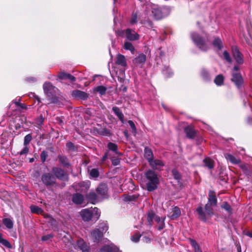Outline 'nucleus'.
Listing matches in <instances>:
<instances>
[{"label":"nucleus","instance_id":"nucleus-41","mask_svg":"<svg viewBox=\"0 0 252 252\" xmlns=\"http://www.w3.org/2000/svg\"><path fill=\"white\" fill-rule=\"evenodd\" d=\"M210 204L207 203L205 206V211L207 212L209 215H212L213 214V207Z\"/></svg>","mask_w":252,"mask_h":252},{"label":"nucleus","instance_id":"nucleus-63","mask_svg":"<svg viewBox=\"0 0 252 252\" xmlns=\"http://www.w3.org/2000/svg\"><path fill=\"white\" fill-rule=\"evenodd\" d=\"M142 240L145 243H149L151 241L149 238L146 236L143 237Z\"/></svg>","mask_w":252,"mask_h":252},{"label":"nucleus","instance_id":"nucleus-1","mask_svg":"<svg viewBox=\"0 0 252 252\" xmlns=\"http://www.w3.org/2000/svg\"><path fill=\"white\" fill-rule=\"evenodd\" d=\"M80 215L84 221H89L92 218L98 219L100 212L98 208L94 207L82 209L80 212Z\"/></svg>","mask_w":252,"mask_h":252},{"label":"nucleus","instance_id":"nucleus-14","mask_svg":"<svg viewBox=\"0 0 252 252\" xmlns=\"http://www.w3.org/2000/svg\"><path fill=\"white\" fill-rule=\"evenodd\" d=\"M232 53L233 57L237 63L242 64L243 63V55L238 48H233Z\"/></svg>","mask_w":252,"mask_h":252},{"label":"nucleus","instance_id":"nucleus-3","mask_svg":"<svg viewBox=\"0 0 252 252\" xmlns=\"http://www.w3.org/2000/svg\"><path fill=\"white\" fill-rule=\"evenodd\" d=\"M108 230V226L105 223L99 224V228L94 229L90 234L91 239L95 243H98L103 235V233Z\"/></svg>","mask_w":252,"mask_h":252},{"label":"nucleus","instance_id":"nucleus-38","mask_svg":"<svg viewBox=\"0 0 252 252\" xmlns=\"http://www.w3.org/2000/svg\"><path fill=\"white\" fill-rule=\"evenodd\" d=\"M63 241L65 243V245L67 247H69L72 244L71 241V237L68 234L63 236Z\"/></svg>","mask_w":252,"mask_h":252},{"label":"nucleus","instance_id":"nucleus-60","mask_svg":"<svg viewBox=\"0 0 252 252\" xmlns=\"http://www.w3.org/2000/svg\"><path fill=\"white\" fill-rule=\"evenodd\" d=\"M66 146L70 150H72L74 148V145H73V143H71V142H68V143H66Z\"/></svg>","mask_w":252,"mask_h":252},{"label":"nucleus","instance_id":"nucleus-43","mask_svg":"<svg viewBox=\"0 0 252 252\" xmlns=\"http://www.w3.org/2000/svg\"><path fill=\"white\" fill-rule=\"evenodd\" d=\"M201 75L205 80H208L210 79V75L208 72L205 69H202L201 70Z\"/></svg>","mask_w":252,"mask_h":252},{"label":"nucleus","instance_id":"nucleus-5","mask_svg":"<svg viewBox=\"0 0 252 252\" xmlns=\"http://www.w3.org/2000/svg\"><path fill=\"white\" fill-rule=\"evenodd\" d=\"M239 70V67L235 66L234 67V71L237 72ZM232 81L235 83L236 86L239 88L241 87L243 83V78L239 72H233L232 73V77L231 79Z\"/></svg>","mask_w":252,"mask_h":252},{"label":"nucleus","instance_id":"nucleus-8","mask_svg":"<svg viewBox=\"0 0 252 252\" xmlns=\"http://www.w3.org/2000/svg\"><path fill=\"white\" fill-rule=\"evenodd\" d=\"M52 171L54 175L59 179L65 180L67 178V174L61 168L54 167L52 168Z\"/></svg>","mask_w":252,"mask_h":252},{"label":"nucleus","instance_id":"nucleus-56","mask_svg":"<svg viewBox=\"0 0 252 252\" xmlns=\"http://www.w3.org/2000/svg\"><path fill=\"white\" fill-rule=\"evenodd\" d=\"M222 207L226 210H227V211L228 212H230L231 211V207L230 206V205L227 204V203L225 202L223 206H222Z\"/></svg>","mask_w":252,"mask_h":252},{"label":"nucleus","instance_id":"nucleus-34","mask_svg":"<svg viewBox=\"0 0 252 252\" xmlns=\"http://www.w3.org/2000/svg\"><path fill=\"white\" fill-rule=\"evenodd\" d=\"M107 88L103 86H99L96 87L94 90L98 92L100 94L103 95L105 94Z\"/></svg>","mask_w":252,"mask_h":252},{"label":"nucleus","instance_id":"nucleus-62","mask_svg":"<svg viewBox=\"0 0 252 252\" xmlns=\"http://www.w3.org/2000/svg\"><path fill=\"white\" fill-rule=\"evenodd\" d=\"M15 103L17 106H19L21 108L24 109L26 108V105L24 104L19 103V102L15 101Z\"/></svg>","mask_w":252,"mask_h":252},{"label":"nucleus","instance_id":"nucleus-28","mask_svg":"<svg viewBox=\"0 0 252 252\" xmlns=\"http://www.w3.org/2000/svg\"><path fill=\"white\" fill-rule=\"evenodd\" d=\"M187 136L189 138H193L195 136L194 130L190 127H187L185 129Z\"/></svg>","mask_w":252,"mask_h":252},{"label":"nucleus","instance_id":"nucleus-35","mask_svg":"<svg viewBox=\"0 0 252 252\" xmlns=\"http://www.w3.org/2000/svg\"><path fill=\"white\" fill-rule=\"evenodd\" d=\"M163 74L167 77H170L173 75L171 69L168 66H165L162 70Z\"/></svg>","mask_w":252,"mask_h":252},{"label":"nucleus","instance_id":"nucleus-25","mask_svg":"<svg viewBox=\"0 0 252 252\" xmlns=\"http://www.w3.org/2000/svg\"><path fill=\"white\" fill-rule=\"evenodd\" d=\"M112 110L114 114L118 117L119 119L123 123L124 122V115L120 109L115 106L112 108Z\"/></svg>","mask_w":252,"mask_h":252},{"label":"nucleus","instance_id":"nucleus-27","mask_svg":"<svg viewBox=\"0 0 252 252\" xmlns=\"http://www.w3.org/2000/svg\"><path fill=\"white\" fill-rule=\"evenodd\" d=\"M173 214L170 216L171 219L174 220L178 218L181 215V211L179 207L175 206L172 209Z\"/></svg>","mask_w":252,"mask_h":252},{"label":"nucleus","instance_id":"nucleus-24","mask_svg":"<svg viewBox=\"0 0 252 252\" xmlns=\"http://www.w3.org/2000/svg\"><path fill=\"white\" fill-rule=\"evenodd\" d=\"M116 63L122 66L126 65V62L124 56L121 54H118L117 57Z\"/></svg>","mask_w":252,"mask_h":252},{"label":"nucleus","instance_id":"nucleus-50","mask_svg":"<svg viewBox=\"0 0 252 252\" xmlns=\"http://www.w3.org/2000/svg\"><path fill=\"white\" fill-rule=\"evenodd\" d=\"M47 156H48V154H47V152L44 151L42 152L41 155H40V158H41V159L42 162H44L45 161Z\"/></svg>","mask_w":252,"mask_h":252},{"label":"nucleus","instance_id":"nucleus-30","mask_svg":"<svg viewBox=\"0 0 252 252\" xmlns=\"http://www.w3.org/2000/svg\"><path fill=\"white\" fill-rule=\"evenodd\" d=\"M217 200L214 195L213 194L212 192H210L209 194L208 202L212 206H216L217 205Z\"/></svg>","mask_w":252,"mask_h":252},{"label":"nucleus","instance_id":"nucleus-33","mask_svg":"<svg viewBox=\"0 0 252 252\" xmlns=\"http://www.w3.org/2000/svg\"><path fill=\"white\" fill-rule=\"evenodd\" d=\"M224 78L221 75H218L215 79L214 82L217 86H221L223 84Z\"/></svg>","mask_w":252,"mask_h":252},{"label":"nucleus","instance_id":"nucleus-19","mask_svg":"<svg viewBox=\"0 0 252 252\" xmlns=\"http://www.w3.org/2000/svg\"><path fill=\"white\" fill-rule=\"evenodd\" d=\"M145 175L147 180L146 181H158L157 175L152 170L147 171Z\"/></svg>","mask_w":252,"mask_h":252},{"label":"nucleus","instance_id":"nucleus-16","mask_svg":"<svg viewBox=\"0 0 252 252\" xmlns=\"http://www.w3.org/2000/svg\"><path fill=\"white\" fill-rule=\"evenodd\" d=\"M146 60V56L143 54H140L138 55V57L134 59L133 63L137 66L142 67L145 63Z\"/></svg>","mask_w":252,"mask_h":252},{"label":"nucleus","instance_id":"nucleus-61","mask_svg":"<svg viewBox=\"0 0 252 252\" xmlns=\"http://www.w3.org/2000/svg\"><path fill=\"white\" fill-rule=\"evenodd\" d=\"M68 80H69L71 82H73L75 81V78L74 76H72L71 74H69L68 75V77H67V79Z\"/></svg>","mask_w":252,"mask_h":252},{"label":"nucleus","instance_id":"nucleus-64","mask_svg":"<svg viewBox=\"0 0 252 252\" xmlns=\"http://www.w3.org/2000/svg\"><path fill=\"white\" fill-rule=\"evenodd\" d=\"M124 47H132V44L129 42H126L125 44Z\"/></svg>","mask_w":252,"mask_h":252},{"label":"nucleus","instance_id":"nucleus-58","mask_svg":"<svg viewBox=\"0 0 252 252\" xmlns=\"http://www.w3.org/2000/svg\"><path fill=\"white\" fill-rule=\"evenodd\" d=\"M26 81L29 83L34 82L36 81V79L35 77H31L29 78H27L26 79Z\"/></svg>","mask_w":252,"mask_h":252},{"label":"nucleus","instance_id":"nucleus-21","mask_svg":"<svg viewBox=\"0 0 252 252\" xmlns=\"http://www.w3.org/2000/svg\"><path fill=\"white\" fill-rule=\"evenodd\" d=\"M146 182V188L149 191H152L156 189L158 187V185L159 183V181H152Z\"/></svg>","mask_w":252,"mask_h":252},{"label":"nucleus","instance_id":"nucleus-31","mask_svg":"<svg viewBox=\"0 0 252 252\" xmlns=\"http://www.w3.org/2000/svg\"><path fill=\"white\" fill-rule=\"evenodd\" d=\"M3 223L8 229H11L13 226V221L9 218H5L2 220Z\"/></svg>","mask_w":252,"mask_h":252},{"label":"nucleus","instance_id":"nucleus-49","mask_svg":"<svg viewBox=\"0 0 252 252\" xmlns=\"http://www.w3.org/2000/svg\"><path fill=\"white\" fill-rule=\"evenodd\" d=\"M172 174L174 176V178L177 180H180V175L179 173V172L175 169L172 170Z\"/></svg>","mask_w":252,"mask_h":252},{"label":"nucleus","instance_id":"nucleus-40","mask_svg":"<svg viewBox=\"0 0 252 252\" xmlns=\"http://www.w3.org/2000/svg\"><path fill=\"white\" fill-rule=\"evenodd\" d=\"M205 165L209 168L211 169L214 167V164L212 160L209 158H206L204 159Z\"/></svg>","mask_w":252,"mask_h":252},{"label":"nucleus","instance_id":"nucleus-15","mask_svg":"<svg viewBox=\"0 0 252 252\" xmlns=\"http://www.w3.org/2000/svg\"><path fill=\"white\" fill-rule=\"evenodd\" d=\"M223 48H218L217 51V54L222 59H225L229 63L231 62V59L229 54L225 50H223Z\"/></svg>","mask_w":252,"mask_h":252},{"label":"nucleus","instance_id":"nucleus-45","mask_svg":"<svg viewBox=\"0 0 252 252\" xmlns=\"http://www.w3.org/2000/svg\"><path fill=\"white\" fill-rule=\"evenodd\" d=\"M32 139V136L31 134H28L25 136L24 138V146L27 145L31 141Z\"/></svg>","mask_w":252,"mask_h":252},{"label":"nucleus","instance_id":"nucleus-42","mask_svg":"<svg viewBox=\"0 0 252 252\" xmlns=\"http://www.w3.org/2000/svg\"><path fill=\"white\" fill-rule=\"evenodd\" d=\"M59 161L63 166H68L69 165L67 159L66 157L63 156H61L59 157Z\"/></svg>","mask_w":252,"mask_h":252},{"label":"nucleus","instance_id":"nucleus-2","mask_svg":"<svg viewBox=\"0 0 252 252\" xmlns=\"http://www.w3.org/2000/svg\"><path fill=\"white\" fill-rule=\"evenodd\" d=\"M147 8L151 10V13L155 19H160L167 16L169 13V9L166 7L159 8L158 5L153 4Z\"/></svg>","mask_w":252,"mask_h":252},{"label":"nucleus","instance_id":"nucleus-59","mask_svg":"<svg viewBox=\"0 0 252 252\" xmlns=\"http://www.w3.org/2000/svg\"><path fill=\"white\" fill-rule=\"evenodd\" d=\"M112 163L114 165H117L120 163V160L118 158L112 159Z\"/></svg>","mask_w":252,"mask_h":252},{"label":"nucleus","instance_id":"nucleus-46","mask_svg":"<svg viewBox=\"0 0 252 252\" xmlns=\"http://www.w3.org/2000/svg\"><path fill=\"white\" fill-rule=\"evenodd\" d=\"M157 221L161 225V226H159L158 227V229L160 230L162 229L164 227V218L160 219L159 217H157L156 218Z\"/></svg>","mask_w":252,"mask_h":252},{"label":"nucleus","instance_id":"nucleus-23","mask_svg":"<svg viewBox=\"0 0 252 252\" xmlns=\"http://www.w3.org/2000/svg\"><path fill=\"white\" fill-rule=\"evenodd\" d=\"M224 157L227 160L229 161L232 164H237L240 163L241 162V160L239 158H236L230 154H225Z\"/></svg>","mask_w":252,"mask_h":252},{"label":"nucleus","instance_id":"nucleus-48","mask_svg":"<svg viewBox=\"0 0 252 252\" xmlns=\"http://www.w3.org/2000/svg\"><path fill=\"white\" fill-rule=\"evenodd\" d=\"M140 237V235L136 234L131 237V240L132 242L137 243L139 241Z\"/></svg>","mask_w":252,"mask_h":252},{"label":"nucleus","instance_id":"nucleus-32","mask_svg":"<svg viewBox=\"0 0 252 252\" xmlns=\"http://www.w3.org/2000/svg\"><path fill=\"white\" fill-rule=\"evenodd\" d=\"M189 241L191 246L193 248L195 252H202L195 240L189 239Z\"/></svg>","mask_w":252,"mask_h":252},{"label":"nucleus","instance_id":"nucleus-44","mask_svg":"<svg viewBox=\"0 0 252 252\" xmlns=\"http://www.w3.org/2000/svg\"><path fill=\"white\" fill-rule=\"evenodd\" d=\"M90 174L92 177L96 178L99 175V172L97 169L94 168L91 170Z\"/></svg>","mask_w":252,"mask_h":252},{"label":"nucleus","instance_id":"nucleus-17","mask_svg":"<svg viewBox=\"0 0 252 252\" xmlns=\"http://www.w3.org/2000/svg\"><path fill=\"white\" fill-rule=\"evenodd\" d=\"M72 95L75 98L82 100H85L88 97V95L87 93L80 90H75L73 91L72 92Z\"/></svg>","mask_w":252,"mask_h":252},{"label":"nucleus","instance_id":"nucleus-11","mask_svg":"<svg viewBox=\"0 0 252 252\" xmlns=\"http://www.w3.org/2000/svg\"><path fill=\"white\" fill-rule=\"evenodd\" d=\"M89 182H81L79 183H76L74 184L73 187L75 189L76 191L81 192H86L89 188Z\"/></svg>","mask_w":252,"mask_h":252},{"label":"nucleus","instance_id":"nucleus-10","mask_svg":"<svg viewBox=\"0 0 252 252\" xmlns=\"http://www.w3.org/2000/svg\"><path fill=\"white\" fill-rule=\"evenodd\" d=\"M97 192L101 200L106 198L107 196V187L106 184H102L99 185L97 188Z\"/></svg>","mask_w":252,"mask_h":252},{"label":"nucleus","instance_id":"nucleus-53","mask_svg":"<svg viewBox=\"0 0 252 252\" xmlns=\"http://www.w3.org/2000/svg\"><path fill=\"white\" fill-rule=\"evenodd\" d=\"M128 123L129 126H130V127L131 128V129L134 132H135L136 131V128L134 123L131 120H129L128 121Z\"/></svg>","mask_w":252,"mask_h":252},{"label":"nucleus","instance_id":"nucleus-4","mask_svg":"<svg viewBox=\"0 0 252 252\" xmlns=\"http://www.w3.org/2000/svg\"><path fill=\"white\" fill-rule=\"evenodd\" d=\"M116 33L119 36L126 37L129 40H135L139 38V35L134 31L129 29H127L126 31L119 30L117 31Z\"/></svg>","mask_w":252,"mask_h":252},{"label":"nucleus","instance_id":"nucleus-26","mask_svg":"<svg viewBox=\"0 0 252 252\" xmlns=\"http://www.w3.org/2000/svg\"><path fill=\"white\" fill-rule=\"evenodd\" d=\"M107 147L109 150L114 152L116 155L118 156L121 155V153L118 150V146L116 144L109 142L107 144Z\"/></svg>","mask_w":252,"mask_h":252},{"label":"nucleus","instance_id":"nucleus-7","mask_svg":"<svg viewBox=\"0 0 252 252\" xmlns=\"http://www.w3.org/2000/svg\"><path fill=\"white\" fill-rule=\"evenodd\" d=\"M191 38L192 41L197 46L204 45L207 40L201 37L198 33L193 32L191 33Z\"/></svg>","mask_w":252,"mask_h":252},{"label":"nucleus","instance_id":"nucleus-12","mask_svg":"<svg viewBox=\"0 0 252 252\" xmlns=\"http://www.w3.org/2000/svg\"><path fill=\"white\" fill-rule=\"evenodd\" d=\"M100 252H121L118 247L113 244L103 246L100 250Z\"/></svg>","mask_w":252,"mask_h":252},{"label":"nucleus","instance_id":"nucleus-20","mask_svg":"<svg viewBox=\"0 0 252 252\" xmlns=\"http://www.w3.org/2000/svg\"><path fill=\"white\" fill-rule=\"evenodd\" d=\"M87 198L88 201L92 204H95L101 200L99 196L97 195L94 192H90L87 195Z\"/></svg>","mask_w":252,"mask_h":252},{"label":"nucleus","instance_id":"nucleus-39","mask_svg":"<svg viewBox=\"0 0 252 252\" xmlns=\"http://www.w3.org/2000/svg\"><path fill=\"white\" fill-rule=\"evenodd\" d=\"M213 45L215 47H221L223 46L222 42L220 38H215L213 42Z\"/></svg>","mask_w":252,"mask_h":252},{"label":"nucleus","instance_id":"nucleus-9","mask_svg":"<svg viewBox=\"0 0 252 252\" xmlns=\"http://www.w3.org/2000/svg\"><path fill=\"white\" fill-rule=\"evenodd\" d=\"M42 182L46 186L52 185L55 183V179L51 174L45 173L42 176Z\"/></svg>","mask_w":252,"mask_h":252},{"label":"nucleus","instance_id":"nucleus-36","mask_svg":"<svg viewBox=\"0 0 252 252\" xmlns=\"http://www.w3.org/2000/svg\"><path fill=\"white\" fill-rule=\"evenodd\" d=\"M196 211L197 212L199 215V217L200 219H201L203 221H206L205 215L203 211L202 208L201 207H198L196 209Z\"/></svg>","mask_w":252,"mask_h":252},{"label":"nucleus","instance_id":"nucleus-29","mask_svg":"<svg viewBox=\"0 0 252 252\" xmlns=\"http://www.w3.org/2000/svg\"><path fill=\"white\" fill-rule=\"evenodd\" d=\"M144 153L145 157L147 159L149 162L150 160L153 159V152L150 149L147 147L145 148Z\"/></svg>","mask_w":252,"mask_h":252},{"label":"nucleus","instance_id":"nucleus-54","mask_svg":"<svg viewBox=\"0 0 252 252\" xmlns=\"http://www.w3.org/2000/svg\"><path fill=\"white\" fill-rule=\"evenodd\" d=\"M29 151V148L27 145L25 146L24 149L20 152V155H22L26 154H27Z\"/></svg>","mask_w":252,"mask_h":252},{"label":"nucleus","instance_id":"nucleus-37","mask_svg":"<svg viewBox=\"0 0 252 252\" xmlns=\"http://www.w3.org/2000/svg\"><path fill=\"white\" fill-rule=\"evenodd\" d=\"M31 211L32 213L41 214L43 211L41 208L38 206L32 205L30 207Z\"/></svg>","mask_w":252,"mask_h":252},{"label":"nucleus","instance_id":"nucleus-51","mask_svg":"<svg viewBox=\"0 0 252 252\" xmlns=\"http://www.w3.org/2000/svg\"><path fill=\"white\" fill-rule=\"evenodd\" d=\"M68 74L64 72H62L58 75V77L61 79H66Z\"/></svg>","mask_w":252,"mask_h":252},{"label":"nucleus","instance_id":"nucleus-52","mask_svg":"<svg viewBox=\"0 0 252 252\" xmlns=\"http://www.w3.org/2000/svg\"><path fill=\"white\" fill-rule=\"evenodd\" d=\"M0 244H2L3 246H5L7 248L11 249L12 248V245L6 239H4L3 240H2V242Z\"/></svg>","mask_w":252,"mask_h":252},{"label":"nucleus","instance_id":"nucleus-22","mask_svg":"<svg viewBox=\"0 0 252 252\" xmlns=\"http://www.w3.org/2000/svg\"><path fill=\"white\" fill-rule=\"evenodd\" d=\"M73 202L76 204H82L84 203V196L78 193L74 194L72 196Z\"/></svg>","mask_w":252,"mask_h":252},{"label":"nucleus","instance_id":"nucleus-55","mask_svg":"<svg viewBox=\"0 0 252 252\" xmlns=\"http://www.w3.org/2000/svg\"><path fill=\"white\" fill-rule=\"evenodd\" d=\"M53 237V235L52 234H48L45 236H43L42 237V240L43 241H47L49 240L50 239Z\"/></svg>","mask_w":252,"mask_h":252},{"label":"nucleus","instance_id":"nucleus-13","mask_svg":"<svg viewBox=\"0 0 252 252\" xmlns=\"http://www.w3.org/2000/svg\"><path fill=\"white\" fill-rule=\"evenodd\" d=\"M151 167L155 170H159L160 168L164 166L163 162L159 159H154L150 160L149 162Z\"/></svg>","mask_w":252,"mask_h":252},{"label":"nucleus","instance_id":"nucleus-18","mask_svg":"<svg viewBox=\"0 0 252 252\" xmlns=\"http://www.w3.org/2000/svg\"><path fill=\"white\" fill-rule=\"evenodd\" d=\"M77 246L82 252H89V246L83 239H79L77 241Z\"/></svg>","mask_w":252,"mask_h":252},{"label":"nucleus","instance_id":"nucleus-6","mask_svg":"<svg viewBox=\"0 0 252 252\" xmlns=\"http://www.w3.org/2000/svg\"><path fill=\"white\" fill-rule=\"evenodd\" d=\"M43 87L44 93L49 97L54 96L58 91L57 88L53 86L49 82L45 83Z\"/></svg>","mask_w":252,"mask_h":252},{"label":"nucleus","instance_id":"nucleus-57","mask_svg":"<svg viewBox=\"0 0 252 252\" xmlns=\"http://www.w3.org/2000/svg\"><path fill=\"white\" fill-rule=\"evenodd\" d=\"M30 96L31 97H34L35 99L37 100L38 104L40 102L39 98L37 95H36L34 93H31L30 94Z\"/></svg>","mask_w":252,"mask_h":252},{"label":"nucleus","instance_id":"nucleus-47","mask_svg":"<svg viewBox=\"0 0 252 252\" xmlns=\"http://www.w3.org/2000/svg\"><path fill=\"white\" fill-rule=\"evenodd\" d=\"M137 14L136 13H133L130 20V23L131 25L137 23Z\"/></svg>","mask_w":252,"mask_h":252}]
</instances>
